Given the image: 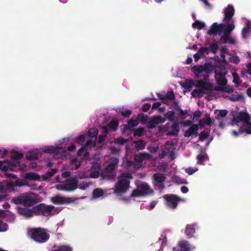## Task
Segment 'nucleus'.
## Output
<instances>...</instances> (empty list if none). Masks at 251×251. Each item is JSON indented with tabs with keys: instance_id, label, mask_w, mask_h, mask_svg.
Listing matches in <instances>:
<instances>
[{
	"instance_id": "f704fd0d",
	"label": "nucleus",
	"mask_w": 251,
	"mask_h": 251,
	"mask_svg": "<svg viewBox=\"0 0 251 251\" xmlns=\"http://www.w3.org/2000/svg\"><path fill=\"white\" fill-rule=\"evenodd\" d=\"M227 98L232 101H237L240 100L244 99V96L242 94H232L230 96H228Z\"/></svg>"
},
{
	"instance_id": "69168bd1",
	"label": "nucleus",
	"mask_w": 251,
	"mask_h": 251,
	"mask_svg": "<svg viewBox=\"0 0 251 251\" xmlns=\"http://www.w3.org/2000/svg\"><path fill=\"white\" fill-rule=\"evenodd\" d=\"M151 105L149 103H144L142 108V111L146 112L151 108Z\"/></svg>"
},
{
	"instance_id": "6e6552de",
	"label": "nucleus",
	"mask_w": 251,
	"mask_h": 251,
	"mask_svg": "<svg viewBox=\"0 0 251 251\" xmlns=\"http://www.w3.org/2000/svg\"><path fill=\"white\" fill-rule=\"evenodd\" d=\"M196 86L201 88L204 94H209L214 90V86L212 83L206 82L202 80H199L197 82Z\"/></svg>"
},
{
	"instance_id": "4c0bfd02",
	"label": "nucleus",
	"mask_w": 251,
	"mask_h": 251,
	"mask_svg": "<svg viewBox=\"0 0 251 251\" xmlns=\"http://www.w3.org/2000/svg\"><path fill=\"white\" fill-rule=\"evenodd\" d=\"M205 26V24L204 22L198 20L196 21L192 24V26L194 28H197L198 29H201L203 28Z\"/></svg>"
},
{
	"instance_id": "cd10ccee",
	"label": "nucleus",
	"mask_w": 251,
	"mask_h": 251,
	"mask_svg": "<svg viewBox=\"0 0 251 251\" xmlns=\"http://www.w3.org/2000/svg\"><path fill=\"white\" fill-rule=\"evenodd\" d=\"M25 178L28 180H40V176L35 173L29 172L25 173Z\"/></svg>"
},
{
	"instance_id": "13d9d810",
	"label": "nucleus",
	"mask_w": 251,
	"mask_h": 251,
	"mask_svg": "<svg viewBox=\"0 0 251 251\" xmlns=\"http://www.w3.org/2000/svg\"><path fill=\"white\" fill-rule=\"evenodd\" d=\"M208 133L204 131H201L200 134L199 139L201 141H203L208 137Z\"/></svg>"
},
{
	"instance_id": "8fccbe9b",
	"label": "nucleus",
	"mask_w": 251,
	"mask_h": 251,
	"mask_svg": "<svg viewBox=\"0 0 251 251\" xmlns=\"http://www.w3.org/2000/svg\"><path fill=\"white\" fill-rule=\"evenodd\" d=\"M233 82L237 85H241L242 81L240 80V77L236 73L233 74Z\"/></svg>"
},
{
	"instance_id": "39448f33",
	"label": "nucleus",
	"mask_w": 251,
	"mask_h": 251,
	"mask_svg": "<svg viewBox=\"0 0 251 251\" xmlns=\"http://www.w3.org/2000/svg\"><path fill=\"white\" fill-rule=\"evenodd\" d=\"M78 187V181L75 178L70 177L65 180L62 184L58 185L57 189L68 191L75 190Z\"/></svg>"
},
{
	"instance_id": "1a4fd4ad",
	"label": "nucleus",
	"mask_w": 251,
	"mask_h": 251,
	"mask_svg": "<svg viewBox=\"0 0 251 251\" xmlns=\"http://www.w3.org/2000/svg\"><path fill=\"white\" fill-rule=\"evenodd\" d=\"M191 71L197 77H198L200 74L204 72H206L207 74H208L210 72L209 65L207 63H205L203 65H199L194 66L191 68Z\"/></svg>"
},
{
	"instance_id": "052dcab7",
	"label": "nucleus",
	"mask_w": 251,
	"mask_h": 251,
	"mask_svg": "<svg viewBox=\"0 0 251 251\" xmlns=\"http://www.w3.org/2000/svg\"><path fill=\"white\" fill-rule=\"evenodd\" d=\"M85 136L84 135H80L76 137V141L79 144H82L85 142Z\"/></svg>"
},
{
	"instance_id": "f8f14e48",
	"label": "nucleus",
	"mask_w": 251,
	"mask_h": 251,
	"mask_svg": "<svg viewBox=\"0 0 251 251\" xmlns=\"http://www.w3.org/2000/svg\"><path fill=\"white\" fill-rule=\"evenodd\" d=\"M235 10L233 6L231 5H228L224 10V21L226 23H228L232 21L231 18L234 15Z\"/></svg>"
},
{
	"instance_id": "bf43d9fd",
	"label": "nucleus",
	"mask_w": 251,
	"mask_h": 251,
	"mask_svg": "<svg viewBox=\"0 0 251 251\" xmlns=\"http://www.w3.org/2000/svg\"><path fill=\"white\" fill-rule=\"evenodd\" d=\"M197 171V168L188 167L185 169V172L189 175H192Z\"/></svg>"
},
{
	"instance_id": "864d4df0",
	"label": "nucleus",
	"mask_w": 251,
	"mask_h": 251,
	"mask_svg": "<svg viewBox=\"0 0 251 251\" xmlns=\"http://www.w3.org/2000/svg\"><path fill=\"white\" fill-rule=\"evenodd\" d=\"M205 117H206V119L204 120V123L210 126L213 123L211 119L209 117V114L208 113L205 114Z\"/></svg>"
},
{
	"instance_id": "b1692460",
	"label": "nucleus",
	"mask_w": 251,
	"mask_h": 251,
	"mask_svg": "<svg viewBox=\"0 0 251 251\" xmlns=\"http://www.w3.org/2000/svg\"><path fill=\"white\" fill-rule=\"evenodd\" d=\"M133 144L135 145V148L137 151H142L145 149L146 142L143 140L134 141Z\"/></svg>"
},
{
	"instance_id": "09e8293b",
	"label": "nucleus",
	"mask_w": 251,
	"mask_h": 251,
	"mask_svg": "<svg viewBox=\"0 0 251 251\" xmlns=\"http://www.w3.org/2000/svg\"><path fill=\"white\" fill-rule=\"evenodd\" d=\"M85 147L87 149L88 148H91L92 147H95L96 141L93 140L92 139H89L87 141L86 143L84 145Z\"/></svg>"
},
{
	"instance_id": "774afa93",
	"label": "nucleus",
	"mask_w": 251,
	"mask_h": 251,
	"mask_svg": "<svg viewBox=\"0 0 251 251\" xmlns=\"http://www.w3.org/2000/svg\"><path fill=\"white\" fill-rule=\"evenodd\" d=\"M25 185V181L21 179L16 180L15 182V185L18 186H22Z\"/></svg>"
},
{
	"instance_id": "7c9ffc66",
	"label": "nucleus",
	"mask_w": 251,
	"mask_h": 251,
	"mask_svg": "<svg viewBox=\"0 0 251 251\" xmlns=\"http://www.w3.org/2000/svg\"><path fill=\"white\" fill-rule=\"evenodd\" d=\"M58 148L53 146L48 147L45 148L44 151L46 153L55 154V156H57L58 154Z\"/></svg>"
},
{
	"instance_id": "79ce46f5",
	"label": "nucleus",
	"mask_w": 251,
	"mask_h": 251,
	"mask_svg": "<svg viewBox=\"0 0 251 251\" xmlns=\"http://www.w3.org/2000/svg\"><path fill=\"white\" fill-rule=\"evenodd\" d=\"M131 197H144L143 194L141 192L140 189L138 188L137 189H134L132 192L131 195Z\"/></svg>"
},
{
	"instance_id": "bb28decb",
	"label": "nucleus",
	"mask_w": 251,
	"mask_h": 251,
	"mask_svg": "<svg viewBox=\"0 0 251 251\" xmlns=\"http://www.w3.org/2000/svg\"><path fill=\"white\" fill-rule=\"evenodd\" d=\"M215 90L223 92L230 93L233 92V88L232 86H217L215 87Z\"/></svg>"
},
{
	"instance_id": "4be33fe9",
	"label": "nucleus",
	"mask_w": 251,
	"mask_h": 251,
	"mask_svg": "<svg viewBox=\"0 0 251 251\" xmlns=\"http://www.w3.org/2000/svg\"><path fill=\"white\" fill-rule=\"evenodd\" d=\"M228 111L226 109L220 110L219 111V113L216 116V119L219 121V126L221 128L225 127L224 123L221 121V118L225 117Z\"/></svg>"
},
{
	"instance_id": "9b49d317",
	"label": "nucleus",
	"mask_w": 251,
	"mask_h": 251,
	"mask_svg": "<svg viewBox=\"0 0 251 251\" xmlns=\"http://www.w3.org/2000/svg\"><path fill=\"white\" fill-rule=\"evenodd\" d=\"M165 121V119L160 116H153L148 122L147 126L149 128L152 129L155 127L156 125L159 124H163Z\"/></svg>"
},
{
	"instance_id": "2eb2a0df",
	"label": "nucleus",
	"mask_w": 251,
	"mask_h": 251,
	"mask_svg": "<svg viewBox=\"0 0 251 251\" xmlns=\"http://www.w3.org/2000/svg\"><path fill=\"white\" fill-rule=\"evenodd\" d=\"M17 209L18 213L20 215L24 216L25 217L30 218L34 215L33 207L31 209H28L25 207L18 206Z\"/></svg>"
},
{
	"instance_id": "72a5a7b5",
	"label": "nucleus",
	"mask_w": 251,
	"mask_h": 251,
	"mask_svg": "<svg viewBox=\"0 0 251 251\" xmlns=\"http://www.w3.org/2000/svg\"><path fill=\"white\" fill-rule=\"evenodd\" d=\"M57 169L55 168L51 169L50 171H48L45 175L42 176V180H46L50 177L52 176L55 174L57 173Z\"/></svg>"
},
{
	"instance_id": "e433bc0d",
	"label": "nucleus",
	"mask_w": 251,
	"mask_h": 251,
	"mask_svg": "<svg viewBox=\"0 0 251 251\" xmlns=\"http://www.w3.org/2000/svg\"><path fill=\"white\" fill-rule=\"evenodd\" d=\"M246 123V127L244 129H239V132L242 133L245 132L248 134H251V123L249 121L247 122Z\"/></svg>"
},
{
	"instance_id": "4d7b16f0",
	"label": "nucleus",
	"mask_w": 251,
	"mask_h": 251,
	"mask_svg": "<svg viewBox=\"0 0 251 251\" xmlns=\"http://www.w3.org/2000/svg\"><path fill=\"white\" fill-rule=\"evenodd\" d=\"M240 122H242V121L240 120L239 116L237 114L236 116H235L233 117V120H232L231 125L233 126H235V125H237L238 124V123H239Z\"/></svg>"
},
{
	"instance_id": "20e7f679",
	"label": "nucleus",
	"mask_w": 251,
	"mask_h": 251,
	"mask_svg": "<svg viewBox=\"0 0 251 251\" xmlns=\"http://www.w3.org/2000/svg\"><path fill=\"white\" fill-rule=\"evenodd\" d=\"M31 237L38 243H44L49 238V234L41 228H33L30 230Z\"/></svg>"
},
{
	"instance_id": "412c9836",
	"label": "nucleus",
	"mask_w": 251,
	"mask_h": 251,
	"mask_svg": "<svg viewBox=\"0 0 251 251\" xmlns=\"http://www.w3.org/2000/svg\"><path fill=\"white\" fill-rule=\"evenodd\" d=\"M198 129L199 126L197 124H193L185 132L184 136L189 137L192 135H196L198 134Z\"/></svg>"
},
{
	"instance_id": "473e14b6",
	"label": "nucleus",
	"mask_w": 251,
	"mask_h": 251,
	"mask_svg": "<svg viewBox=\"0 0 251 251\" xmlns=\"http://www.w3.org/2000/svg\"><path fill=\"white\" fill-rule=\"evenodd\" d=\"M38 153L34 151H30L26 154V158L28 160H34L38 159Z\"/></svg>"
},
{
	"instance_id": "a18cd8bd",
	"label": "nucleus",
	"mask_w": 251,
	"mask_h": 251,
	"mask_svg": "<svg viewBox=\"0 0 251 251\" xmlns=\"http://www.w3.org/2000/svg\"><path fill=\"white\" fill-rule=\"evenodd\" d=\"M98 133L97 129L95 128H90L88 130V134L89 137L94 138L96 137Z\"/></svg>"
},
{
	"instance_id": "393cba45",
	"label": "nucleus",
	"mask_w": 251,
	"mask_h": 251,
	"mask_svg": "<svg viewBox=\"0 0 251 251\" xmlns=\"http://www.w3.org/2000/svg\"><path fill=\"white\" fill-rule=\"evenodd\" d=\"M195 225H187L186 226L185 233L189 238L194 236V234L195 233Z\"/></svg>"
},
{
	"instance_id": "de8ad7c7",
	"label": "nucleus",
	"mask_w": 251,
	"mask_h": 251,
	"mask_svg": "<svg viewBox=\"0 0 251 251\" xmlns=\"http://www.w3.org/2000/svg\"><path fill=\"white\" fill-rule=\"evenodd\" d=\"M108 126L113 131H115L118 126V123L116 121L112 120L110 122Z\"/></svg>"
},
{
	"instance_id": "0eeeda50",
	"label": "nucleus",
	"mask_w": 251,
	"mask_h": 251,
	"mask_svg": "<svg viewBox=\"0 0 251 251\" xmlns=\"http://www.w3.org/2000/svg\"><path fill=\"white\" fill-rule=\"evenodd\" d=\"M166 178V176L159 173H155L152 176L154 185L160 190L164 189L165 187L164 183Z\"/></svg>"
},
{
	"instance_id": "603ef678",
	"label": "nucleus",
	"mask_w": 251,
	"mask_h": 251,
	"mask_svg": "<svg viewBox=\"0 0 251 251\" xmlns=\"http://www.w3.org/2000/svg\"><path fill=\"white\" fill-rule=\"evenodd\" d=\"M165 116L169 121L173 122L175 119V113L173 111H169L166 114Z\"/></svg>"
},
{
	"instance_id": "c03bdc74",
	"label": "nucleus",
	"mask_w": 251,
	"mask_h": 251,
	"mask_svg": "<svg viewBox=\"0 0 251 251\" xmlns=\"http://www.w3.org/2000/svg\"><path fill=\"white\" fill-rule=\"evenodd\" d=\"M144 131V128L142 127L134 129L133 135L134 136L140 137L143 134Z\"/></svg>"
},
{
	"instance_id": "c9c22d12",
	"label": "nucleus",
	"mask_w": 251,
	"mask_h": 251,
	"mask_svg": "<svg viewBox=\"0 0 251 251\" xmlns=\"http://www.w3.org/2000/svg\"><path fill=\"white\" fill-rule=\"evenodd\" d=\"M12 154L11 156V158L12 159L15 161L20 160L22 159L24 156V155L22 153L19 152L17 151H12Z\"/></svg>"
},
{
	"instance_id": "37998d69",
	"label": "nucleus",
	"mask_w": 251,
	"mask_h": 251,
	"mask_svg": "<svg viewBox=\"0 0 251 251\" xmlns=\"http://www.w3.org/2000/svg\"><path fill=\"white\" fill-rule=\"evenodd\" d=\"M138 124V121L136 120L130 119L128 121L127 125L126 127H130V128L136 126Z\"/></svg>"
},
{
	"instance_id": "7ed1b4c3",
	"label": "nucleus",
	"mask_w": 251,
	"mask_h": 251,
	"mask_svg": "<svg viewBox=\"0 0 251 251\" xmlns=\"http://www.w3.org/2000/svg\"><path fill=\"white\" fill-rule=\"evenodd\" d=\"M11 202L15 204H23L27 207L31 206L36 202L32 193H24L13 197Z\"/></svg>"
},
{
	"instance_id": "f03ea898",
	"label": "nucleus",
	"mask_w": 251,
	"mask_h": 251,
	"mask_svg": "<svg viewBox=\"0 0 251 251\" xmlns=\"http://www.w3.org/2000/svg\"><path fill=\"white\" fill-rule=\"evenodd\" d=\"M34 215L45 217L52 216L58 213L55 207L51 205H47L41 203L33 207Z\"/></svg>"
},
{
	"instance_id": "3c124183",
	"label": "nucleus",
	"mask_w": 251,
	"mask_h": 251,
	"mask_svg": "<svg viewBox=\"0 0 251 251\" xmlns=\"http://www.w3.org/2000/svg\"><path fill=\"white\" fill-rule=\"evenodd\" d=\"M71 163L72 165L75 166V170H77L80 166V163L78 162V160L76 158H73L71 160Z\"/></svg>"
},
{
	"instance_id": "338daca9",
	"label": "nucleus",
	"mask_w": 251,
	"mask_h": 251,
	"mask_svg": "<svg viewBox=\"0 0 251 251\" xmlns=\"http://www.w3.org/2000/svg\"><path fill=\"white\" fill-rule=\"evenodd\" d=\"M180 115L182 119H185L187 116H188V113L187 111H184L182 109H180L179 110Z\"/></svg>"
},
{
	"instance_id": "ea45409f",
	"label": "nucleus",
	"mask_w": 251,
	"mask_h": 251,
	"mask_svg": "<svg viewBox=\"0 0 251 251\" xmlns=\"http://www.w3.org/2000/svg\"><path fill=\"white\" fill-rule=\"evenodd\" d=\"M191 95L193 97H202L204 94V92L202 90L200 89H194L192 92H191Z\"/></svg>"
},
{
	"instance_id": "e2e57ef3",
	"label": "nucleus",
	"mask_w": 251,
	"mask_h": 251,
	"mask_svg": "<svg viewBox=\"0 0 251 251\" xmlns=\"http://www.w3.org/2000/svg\"><path fill=\"white\" fill-rule=\"evenodd\" d=\"M192 82L186 81L183 85V87L185 89H187L188 91H190L192 89Z\"/></svg>"
},
{
	"instance_id": "5701e85b",
	"label": "nucleus",
	"mask_w": 251,
	"mask_h": 251,
	"mask_svg": "<svg viewBox=\"0 0 251 251\" xmlns=\"http://www.w3.org/2000/svg\"><path fill=\"white\" fill-rule=\"evenodd\" d=\"M227 25H225V26L223 28V31L226 35H229L234 29L235 25H234V21H231L228 23H226Z\"/></svg>"
},
{
	"instance_id": "680f3d73",
	"label": "nucleus",
	"mask_w": 251,
	"mask_h": 251,
	"mask_svg": "<svg viewBox=\"0 0 251 251\" xmlns=\"http://www.w3.org/2000/svg\"><path fill=\"white\" fill-rule=\"evenodd\" d=\"M249 34V29H248L247 28L244 27L243 29L242 32V37L244 39L247 38L248 37Z\"/></svg>"
},
{
	"instance_id": "4468645a",
	"label": "nucleus",
	"mask_w": 251,
	"mask_h": 251,
	"mask_svg": "<svg viewBox=\"0 0 251 251\" xmlns=\"http://www.w3.org/2000/svg\"><path fill=\"white\" fill-rule=\"evenodd\" d=\"M158 97L163 103L166 104H169L168 103V100H174L175 99V94L173 91H168L165 95L159 94Z\"/></svg>"
},
{
	"instance_id": "a19ab883",
	"label": "nucleus",
	"mask_w": 251,
	"mask_h": 251,
	"mask_svg": "<svg viewBox=\"0 0 251 251\" xmlns=\"http://www.w3.org/2000/svg\"><path fill=\"white\" fill-rule=\"evenodd\" d=\"M103 195V191L101 189L97 188L95 189L93 192V197L94 198H98Z\"/></svg>"
},
{
	"instance_id": "c85d7f7f",
	"label": "nucleus",
	"mask_w": 251,
	"mask_h": 251,
	"mask_svg": "<svg viewBox=\"0 0 251 251\" xmlns=\"http://www.w3.org/2000/svg\"><path fill=\"white\" fill-rule=\"evenodd\" d=\"M118 162L119 159L117 157H112L110 159L109 163L107 165V169L110 170H115L118 165Z\"/></svg>"
},
{
	"instance_id": "5fc2aeb1",
	"label": "nucleus",
	"mask_w": 251,
	"mask_h": 251,
	"mask_svg": "<svg viewBox=\"0 0 251 251\" xmlns=\"http://www.w3.org/2000/svg\"><path fill=\"white\" fill-rule=\"evenodd\" d=\"M8 229V225L6 223L0 220V232H3Z\"/></svg>"
},
{
	"instance_id": "f257e3e1",
	"label": "nucleus",
	"mask_w": 251,
	"mask_h": 251,
	"mask_svg": "<svg viewBox=\"0 0 251 251\" xmlns=\"http://www.w3.org/2000/svg\"><path fill=\"white\" fill-rule=\"evenodd\" d=\"M118 181L115 183L112 190L115 194H123L126 193L130 187V180L133 178L131 174L123 173L118 176Z\"/></svg>"
},
{
	"instance_id": "c756f323",
	"label": "nucleus",
	"mask_w": 251,
	"mask_h": 251,
	"mask_svg": "<svg viewBox=\"0 0 251 251\" xmlns=\"http://www.w3.org/2000/svg\"><path fill=\"white\" fill-rule=\"evenodd\" d=\"M197 159H198L197 164L202 165L204 161L208 160L209 157L206 153H203L199 154Z\"/></svg>"
},
{
	"instance_id": "2f4dec72",
	"label": "nucleus",
	"mask_w": 251,
	"mask_h": 251,
	"mask_svg": "<svg viewBox=\"0 0 251 251\" xmlns=\"http://www.w3.org/2000/svg\"><path fill=\"white\" fill-rule=\"evenodd\" d=\"M237 115L242 122L246 123L247 122L249 121L250 120L249 114L247 113L240 111L237 114Z\"/></svg>"
},
{
	"instance_id": "ddd939ff",
	"label": "nucleus",
	"mask_w": 251,
	"mask_h": 251,
	"mask_svg": "<svg viewBox=\"0 0 251 251\" xmlns=\"http://www.w3.org/2000/svg\"><path fill=\"white\" fill-rule=\"evenodd\" d=\"M52 201L54 204H69L73 201L70 198H65L57 195L52 198Z\"/></svg>"
},
{
	"instance_id": "f3484780",
	"label": "nucleus",
	"mask_w": 251,
	"mask_h": 251,
	"mask_svg": "<svg viewBox=\"0 0 251 251\" xmlns=\"http://www.w3.org/2000/svg\"><path fill=\"white\" fill-rule=\"evenodd\" d=\"M138 187L144 196L151 195L153 192L150 186L146 182L142 183Z\"/></svg>"
},
{
	"instance_id": "a878e982",
	"label": "nucleus",
	"mask_w": 251,
	"mask_h": 251,
	"mask_svg": "<svg viewBox=\"0 0 251 251\" xmlns=\"http://www.w3.org/2000/svg\"><path fill=\"white\" fill-rule=\"evenodd\" d=\"M171 128L173 130L169 131L167 135L177 136L179 131V124L177 122L174 123Z\"/></svg>"
},
{
	"instance_id": "6e6d98bb",
	"label": "nucleus",
	"mask_w": 251,
	"mask_h": 251,
	"mask_svg": "<svg viewBox=\"0 0 251 251\" xmlns=\"http://www.w3.org/2000/svg\"><path fill=\"white\" fill-rule=\"evenodd\" d=\"M8 165H9V166L10 170H11V171L14 170L15 169V168L17 167V164L18 163V161L12 162V161H8Z\"/></svg>"
},
{
	"instance_id": "dca6fc26",
	"label": "nucleus",
	"mask_w": 251,
	"mask_h": 251,
	"mask_svg": "<svg viewBox=\"0 0 251 251\" xmlns=\"http://www.w3.org/2000/svg\"><path fill=\"white\" fill-rule=\"evenodd\" d=\"M116 176L115 170H110L107 169V166L101 173V176L103 178L109 180L113 179Z\"/></svg>"
},
{
	"instance_id": "0e129e2a",
	"label": "nucleus",
	"mask_w": 251,
	"mask_h": 251,
	"mask_svg": "<svg viewBox=\"0 0 251 251\" xmlns=\"http://www.w3.org/2000/svg\"><path fill=\"white\" fill-rule=\"evenodd\" d=\"M9 165H8V160L4 161L3 165V166L2 167L1 170L3 172H7L8 170H10L9 166Z\"/></svg>"
},
{
	"instance_id": "49530a36",
	"label": "nucleus",
	"mask_w": 251,
	"mask_h": 251,
	"mask_svg": "<svg viewBox=\"0 0 251 251\" xmlns=\"http://www.w3.org/2000/svg\"><path fill=\"white\" fill-rule=\"evenodd\" d=\"M127 142V140L123 137H120L115 139L114 143L120 145H123Z\"/></svg>"
},
{
	"instance_id": "aec40b11",
	"label": "nucleus",
	"mask_w": 251,
	"mask_h": 251,
	"mask_svg": "<svg viewBox=\"0 0 251 251\" xmlns=\"http://www.w3.org/2000/svg\"><path fill=\"white\" fill-rule=\"evenodd\" d=\"M151 155L148 153L143 152L135 154L134 159L135 162L142 163L143 160L150 158Z\"/></svg>"
},
{
	"instance_id": "58836bf2",
	"label": "nucleus",
	"mask_w": 251,
	"mask_h": 251,
	"mask_svg": "<svg viewBox=\"0 0 251 251\" xmlns=\"http://www.w3.org/2000/svg\"><path fill=\"white\" fill-rule=\"evenodd\" d=\"M137 119L138 121H140L142 124H145L148 122V116L147 115H145L142 113H140L138 114Z\"/></svg>"
},
{
	"instance_id": "6ab92c4d",
	"label": "nucleus",
	"mask_w": 251,
	"mask_h": 251,
	"mask_svg": "<svg viewBox=\"0 0 251 251\" xmlns=\"http://www.w3.org/2000/svg\"><path fill=\"white\" fill-rule=\"evenodd\" d=\"M215 79L217 83L220 86H226L227 83V80L225 76L221 73H217L215 75Z\"/></svg>"
},
{
	"instance_id": "9d476101",
	"label": "nucleus",
	"mask_w": 251,
	"mask_h": 251,
	"mask_svg": "<svg viewBox=\"0 0 251 251\" xmlns=\"http://www.w3.org/2000/svg\"><path fill=\"white\" fill-rule=\"evenodd\" d=\"M225 26V24H218L217 23H214L211 25L210 29L207 31V34L210 35L220 34L223 31Z\"/></svg>"
},
{
	"instance_id": "423d86ee",
	"label": "nucleus",
	"mask_w": 251,
	"mask_h": 251,
	"mask_svg": "<svg viewBox=\"0 0 251 251\" xmlns=\"http://www.w3.org/2000/svg\"><path fill=\"white\" fill-rule=\"evenodd\" d=\"M163 198L166 200L167 206L172 209H175L177 207L178 201H184L183 199L175 194L165 195Z\"/></svg>"
},
{
	"instance_id": "a211bd4d",
	"label": "nucleus",
	"mask_w": 251,
	"mask_h": 251,
	"mask_svg": "<svg viewBox=\"0 0 251 251\" xmlns=\"http://www.w3.org/2000/svg\"><path fill=\"white\" fill-rule=\"evenodd\" d=\"M178 245L180 250L174 248L173 251H190V245L188 241L186 240L180 241L178 243Z\"/></svg>"
}]
</instances>
